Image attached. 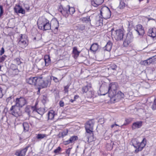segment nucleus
I'll return each mask as SVG.
<instances>
[{"mask_svg": "<svg viewBox=\"0 0 156 156\" xmlns=\"http://www.w3.org/2000/svg\"><path fill=\"white\" fill-rule=\"evenodd\" d=\"M61 148L60 147H58L57 149L54 151V152L55 154H58L61 151Z\"/></svg>", "mask_w": 156, "mask_h": 156, "instance_id": "obj_39", "label": "nucleus"}, {"mask_svg": "<svg viewBox=\"0 0 156 156\" xmlns=\"http://www.w3.org/2000/svg\"><path fill=\"white\" fill-rule=\"evenodd\" d=\"M53 80L55 83L58 82L59 81H60L62 79L59 80L57 78L55 77H53Z\"/></svg>", "mask_w": 156, "mask_h": 156, "instance_id": "obj_41", "label": "nucleus"}, {"mask_svg": "<svg viewBox=\"0 0 156 156\" xmlns=\"http://www.w3.org/2000/svg\"><path fill=\"white\" fill-rule=\"evenodd\" d=\"M0 16L3 14V10L2 6L0 5Z\"/></svg>", "mask_w": 156, "mask_h": 156, "instance_id": "obj_46", "label": "nucleus"}, {"mask_svg": "<svg viewBox=\"0 0 156 156\" xmlns=\"http://www.w3.org/2000/svg\"><path fill=\"white\" fill-rule=\"evenodd\" d=\"M15 154L18 156H22L20 151H16L15 153Z\"/></svg>", "mask_w": 156, "mask_h": 156, "instance_id": "obj_43", "label": "nucleus"}, {"mask_svg": "<svg viewBox=\"0 0 156 156\" xmlns=\"http://www.w3.org/2000/svg\"><path fill=\"white\" fill-rule=\"evenodd\" d=\"M91 87V84H88L87 85L83 87L82 88V91L83 93H87Z\"/></svg>", "mask_w": 156, "mask_h": 156, "instance_id": "obj_21", "label": "nucleus"}, {"mask_svg": "<svg viewBox=\"0 0 156 156\" xmlns=\"http://www.w3.org/2000/svg\"><path fill=\"white\" fill-rule=\"evenodd\" d=\"M80 19L83 22L86 23H87L90 21L89 16H87L86 17L81 18Z\"/></svg>", "mask_w": 156, "mask_h": 156, "instance_id": "obj_31", "label": "nucleus"}, {"mask_svg": "<svg viewBox=\"0 0 156 156\" xmlns=\"http://www.w3.org/2000/svg\"><path fill=\"white\" fill-rule=\"evenodd\" d=\"M50 25L52 30L57 32L59 27L58 22L56 19H52L50 22Z\"/></svg>", "mask_w": 156, "mask_h": 156, "instance_id": "obj_11", "label": "nucleus"}, {"mask_svg": "<svg viewBox=\"0 0 156 156\" xmlns=\"http://www.w3.org/2000/svg\"><path fill=\"white\" fill-rule=\"evenodd\" d=\"M38 26L39 28L41 30H46L51 29L49 21L45 18L42 20V22L41 19H39L38 21Z\"/></svg>", "mask_w": 156, "mask_h": 156, "instance_id": "obj_2", "label": "nucleus"}, {"mask_svg": "<svg viewBox=\"0 0 156 156\" xmlns=\"http://www.w3.org/2000/svg\"><path fill=\"white\" fill-rule=\"evenodd\" d=\"M152 108L154 110L156 109V102H154L152 106Z\"/></svg>", "mask_w": 156, "mask_h": 156, "instance_id": "obj_45", "label": "nucleus"}, {"mask_svg": "<svg viewBox=\"0 0 156 156\" xmlns=\"http://www.w3.org/2000/svg\"><path fill=\"white\" fill-rule=\"evenodd\" d=\"M20 62H19V63H18V64H20Z\"/></svg>", "mask_w": 156, "mask_h": 156, "instance_id": "obj_63", "label": "nucleus"}, {"mask_svg": "<svg viewBox=\"0 0 156 156\" xmlns=\"http://www.w3.org/2000/svg\"><path fill=\"white\" fill-rule=\"evenodd\" d=\"M67 7L69 12V14H73L75 12V9L74 7H70L69 5H67Z\"/></svg>", "mask_w": 156, "mask_h": 156, "instance_id": "obj_30", "label": "nucleus"}, {"mask_svg": "<svg viewBox=\"0 0 156 156\" xmlns=\"http://www.w3.org/2000/svg\"><path fill=\"white\" fill-rule=\"evenodd\" d=\"M43 78L42 76L39 77L38 85L43 88H45L49 86L51 83L50 79L47 78L43 79Z\"/></svg>", "mask_w": 156, "mask_h": 156, "instance_id": "obj_5", "label": "nucleus"}, {"mask_svg": "<svg viewBox=\"0 0 156 156\" xmlns=\"http://www.w3.org/2000/svg\"><path fill=\"white\" fill-rule=\"evenodd\" d=\"M15 103L14 105L20 108H22L27 104V101L25 98L20 97L16 99Z\"/></svg>", "mask_w": 156, "mask_h": 156, "instance_id": "obj_6", "label": "nucleus"}, {"mask_svg": "<svg viewBox=\"0 0 156 156\" xmlns=\"http://www.w3.org/2000/svg\"><path fill=\"white\" fill-rule=\"evenodd\" d=\"M142 122L141 121H138L134 122L133 124L132 128L133 129L139 128L142 126Z\"/></svg>", "mask_w": 156, "mask_h": 156, "instance_id": "obj_19", "label": "nucleus"}, {"mask_svg": "<svg viewBox=\"0 0 156 156\" xmlns=\"http://www.w3.org/2000/svg\"><path fill=\"white\" fill-rule=\"evenodd\" d=\"M47 135L45 134L39 133L37 135L36 138L39 140L46 138Z\"/></svg>", "mask_w": 156, "mask_h": 156, "instance_id": "obj_25", "label": "nucleus"}, {"mask_svg": "<svg viewBox=\"0 0 156 156\" xmlns=\"http://www.w3.org/2000/svg\"><path fill=\"white\" fill-rule=\"evenodd\" d=\"M135 30L137 32L139 35L142 36L144 33V30L142 25L138 24L134 27Z\"/></svg>", "mask_w": 156, "mask_h": 156, "instance_id": "obj_13", "label": "nucleus"}, {"mask_svg": "<svg viewBox=\"0 0 156 156\" xmlns=\"http://www.w3.org/2000/svg\"><path fill=\"white\" fill-rule=\"evenodd\" d=\"M5 55H4L1 58H0V62H2L4 61L5 59Z\"/></svg>", "mask_w": 156, "mask_h": 156, "instance_id": "obj_44", "label": "nucleus"}, {"mask_svg": "<svg viewBox=\"0 0 156 156\" xmlns=\"http://www.w3.org/2000/svg\"><path fill=\"white\" fill-rule=\"evenodd\" d=\"M69 139L71 143H72L78 139V137L77 136H72Z\"/></svg>", "mask_w": 156, "mask_h": 156, "instance_id": "obj_36", "label": "nucleus"}, {"mask_svg": "<svg viewBox=\"0 0 156 156\" xmlns=\"http://www.w3.org/2000/svg\"><path fill=\"white\" fill-rule=\"evenodd\" d=\"M27 41V36L24 34H21L19 38V41Z\"/></svg>", "mask_w": 156, "mask_h": 156, "instance_id": "obj_32", "label": "nucleus"}, {"mask_svg": "<svg viewBox=\"0 0 156 156\" xmlns=\"http://www.w3.org/2000/svg\"><path fill=\"white\" fill-rule=\"evenodd\" d=\"M113 29H112V30H111V31L112 33V31H113Z\"/></svg>", "mask_w": 156, "mask_h": 156, "instance_id": "obj_60", "label": "nucleus"}, {"mask_svg": "<svg viewBox=\"0 0 156 156\" xmlns=\"http://www.w3.org/2000/svg\"><path fill=\"white\" fill-rule=\"evenodd\" d=\"M98 17L99 18H100V16H97V18H98Z\"/></svg>", "mask_w": 156, "mask_h": 156, "instance_id": "obj_58", "label": "nucleus"}, {"mask_svg": "<svg viewBox=\"0 0 156 156\" xmlns=\"http://www.w3.org/2000/svg\"><path fill=\"white\" fill-rule=\"evenodd\" d=\"M76 29L78 30H83L85 29V26L83 25L78 24L77 26H76Z\"/></svg>", "mask_w": 156, "mask_h": 156, "instance_id": "obj_33", "label": "nucleus"}, {"mask_svg": "<svg viewBox=\"0 0 156 156\" xmlns=\"http://www.w3.org/2000/svg\"><path fill=\"white\" fill-rule=\"evenodd\" d=\"M36 37L34 38V40H36Z\"/></svg>", "mask_w": 156, "mask_h": 156, "instance_id": "obj_61", "label": "nucleus"}, {"mask_svg": "<svg viewBox=\"0 0 156 156\" xmlns=\"http://www.w3.org/2000/svg\"><path fill=\"white\" fill-rule=\"evenodd\" d=\"M148 35L154 38L156 36V29L155 28H150L148 32Z\"/></svg>", "mask_w": 156, "mask_h": 156, "instance_id": "obj_16", "label": "nucleus"}, {"mask_svg": "<svg viewBox=\"0 0 156 156\" xmlns=\"http://www.w3.org/2000/svg\"><path fill=\"white\" fill-rule=\"evenodd\" d=\"M20 108L14 105L12 106L10 109V114L16 117L21 116L22 112Z\"/></svg>", "mask_w": 156, "mask_h": 156, "instance_id": "obj_4", "label": "nucleus"}, {"mask_svg": "<svg viewBox=\"0 0 156 156\" xmlns=\"http://www.w3.org/2000/svg\"><path fill=\"white\" fill-rule=\"evenodd\" d=\"M98 48V44H93L91 46L90 50L93 52H95L97 50Z\"/></svg>", "mask_w": 156, "mask_h": 156, "instance_id": "obj_24", "label": "nucleus"}, {"mask_svg": "<svg viewBox=\"0 0 156 156\" xmlns=\"http://www.w3.org/2000/svg\"><path fill=\"white\" fill-rule=\"evenodd\" d=\"M37 113L39 114L42 115L44 114V110L43 108H41L37 109L35 108V113Z\"/></svg>", "mask_w": 156, "mask_h": 156, "instance_id": "obj_29", "label": "nucleus"}, {"mask_svg": "<svg viewBox=\"0 0 156 156\" xmlns=\"http://www.w3.org/2000/svg\"><path fill=\"white\" fill-rule=\"evenodd\" d=\"M119 126V125H117V124H116V123H115V124H113L112 125H111V127L112 128H113L115 126Z\"/></svg>", "mask_w": 156, "mask_h": 156, "instance_id": "obj_53", "label": "nucleus"}, {"mask_svg": "<svg viewBox=\"0 0 156 156\" xmlns=\"http://www.w3.org/2000/svg\"><path fill=\"white\" fill-rule=\"evenodd\" d=\"M68 87L67 86H65L64 87V90L65 91V93H66V92L67 93L68 92Z\"/></svg>", "mask_w": 156, "mask_h": 156, "instance_id": "obj_51", "label": "nucleus"}, {"mask_svg": "<svg viewBox=\"0 0 156 156\" xmlns=\"http://www.w3.org/2000/svg\"><path fill=\"white\" fill-rule=\"evenodd\" d=\"M115 68H113L112 69H115Z\"/></svg>", "mask_w": 156, "mask_h": 156, "instance_id": "obj_64", "label": "nucleus"}, {"mask_svg": "<svg viewBox=\"0 0 156 156\" xmlns=\"http://www.w3.org/2000/svg\"><path fill=\"white\" fill-rule=\"evenodd\" d=\"M142 64L144 65H148L147 60L143 61L142 62Z\"/></svg>", "mask_w": 156, "mask_h": 156, "instance_id": "obj_42", "label": "nucleus"}, {"mask_svg": "<svg viewBox=\"0 0 156 156\" xmlns=\"http://www.w3.org/2000/svg\"><path fill=\"white\" fill-rule=\"evenodd\" d=\"M93 126L94 124L91 121L88 122L85 126L86 135L88 141H89L90 139L91 140L93 138L92 130H93Z\"/></svg>", "mask_w": 156, "mask_h": 156, "instance_id": "obj_3", "label": "nucleus"}, {"mask_svg": "<svg viewBox=\"0 0 156 156\" xmlns=\"http://www.w3.org/2000/svg\"><path fill=\"white\" fill-rule=\"evenodd\" d=\"M63 143H64V144H65V145H67L68 144H69L70 143H71V142H70V139H69V140L64 141Z\"/></svg>", "mask_w": 156, "mask_h": 156, "instance_id": "obj_48", "label": "nucleus"}, {"mask_svg": "<svg viewBox=\"0 0 156 156\" xmlns=\"http://www.w3.org/2000/svg\"><path fill=\"white\" fill-rule=\"evenodd\" d=\"M126 4L123 0H120L118 8L120 9H123L126 6Z\"/></svg>", "mask_w": 156, "mask_h": 156, "instance_id": "obj_26", "label": "nucleus"}, {"mask_svg": "<svg viewBox=\"0 0 156 156\" xmlns=\"http://www.w3.org/2000/svg\"><path fill=\"white\" fill-rule=\"evenodd\" d=\"M133 39L132 34L131 32H129L127 34L126 37L123 43V46L124 47L127 46L130 43Z\"/></svg>", "mask_w": 156, "mask_h": 156, "instance_id": "obj_8", "label": "nucleus"}, {"mask_svg": "<svg viewBox=\"0 0 156 156\" xmlns=\"http://www.w3.org/2000/svg\"><path fill=\"white\" fill-rule=\"evenodd\" d=\"M27 41H19L18 44L19 46L23 48H25L27 45Z\"/></svg>", "mask_w": 156, "mask_h": 156, "instance_id": "obj_23", "label": "nucleus"}, {"mask_svg": "<svg viewBox=\"0 0 156 156\" xmlns=\"http://www.w3.org/2000/svg\"><path fill=\"white\" fill-rule=\"evenodd\" d=\"M54 111L53 110L50 111L48 113V119L51 120L54 117Z\"/></svg>", "mask_w": 156, "mask_h": 156, "instance_id": "obj_28", "label": "nucleus"}, {"mask_svg": "<svg viewBox=\"0 0 156 156\" xmlns=\"http://www.w3.org/2000/svg\"><path fill=\"white\" fill-rule=\"evenodd\" d=\"M146 144V140L145 138H144L142 142L140 143H137V145L135 146L133 145L135 147L137 148L135 150V151L136 153L139 151H141L143 148L145 147Z\"/></svg>", "mask_w": 156, "mask_h": 156, "instance_id": "obj_10", "label": "nucleus"}, {"mask_svg": "<svg viewBox=\"0 0 156 156\" xmlns=\"http://www.w3.org/2000/svg\"><path fill=\"white\" fill-rule=\"evenodd\" d=\"M74 101H75V100H72V99H71V100H70V101H71V102H73Z\"/></svg>", "mask_w": 156, "mask_h": 156, "instance_id": "obj_56", "label": "nucleus"}, {"mask_svg": "<svg viewBox=\"0 0 156 156\" xmlns=\"http://www.w3.org/2000/svg\"><path fill=\"white\" fill-rule=\"evenodd\" d=\"M78 96L76 95H75V96H74V98L75 99L77 98H78Z\"/></svg>", "mask_w": 156, "mask_h": 156, "instance_id": "obj_55", "label": "nucleus"}, {"mask_svg": "<svg viewBox=\"0 0 156 156\" xmlns=\"http://www.w3.org/2000/svg\"><path fill=\"white\" fill-rule=\"evenodd\" d=\"M29 147V146H27L24 149L20 151L22 156H24L25 155Z\"/></svg>", "mask_w": 156, "mask_h": 156, "instance_id": "obj_34", "label": "nucleus"}, {"mask_svg": "<svg viewBox=\"0 0 156 156\" xmlns=\"http://www.w3.org/2000/svg\"><path fill=\"white\" fill-rule=\"evenodd\" d=\"M109 90V96L114 101H117L122 98L124 94L121 91H119L117 94V84L115 83H112L108 85Z\"/></svg>", "mask_w": 156, "mask_h": 156, "instance_id": "obj_1", "label": "nucleus"}, {"mask_svg": "<svg viewBox=\"0 0 156 156\" xmlns=\"http://www.w3.org/2000/svg\"><path fill=\"white\" fill-rule=\"evenodd\" d=\"M129 27L130 26V25L129 23Z\"/></svg>", "mask_w": 156, "mask_h": 156, "instance_id": "obj_57", "label": "nucleus"}, {"mask_svg": "<svg viewBox=\"0 0 156 156\" xmlns=\"http://www.w3.org/2000/svg\"><path fill=\"white\" fill-rule=\"evenodd\" d=\"M101 13L103 17L105 19L110 18L111 12L109 9L107 7H105L101 9Z\"/></svg>", "mask_w": 156, "mask_h": 156, "instance_id": "obj_7", "label": "nucleus"}, {"mask_svg": "<svg viewBox=\"0 0 156 156\" xmlns=\"http://www.w3.org/2000/svg\"><path fill=\"white\" fill-rule=\"evenodd\" d=\"M47 100V98L46 96H43V97L42 102L43 103H45Z\"/></svg>", "mask_w": 156, "mask_h": 156, "instance_id": "obj_50", "label": "nucleus"}, {"mask_svg": "<svg viewBox=\"0 0 156 156\" xmlns=\"http://www.w3.org/2000/svg\"><path fill=\"white\" fill-rule=\"evenodd\" d=\"M44 64H45V63H44H44H43V66H44Z\"/></svg>", "mask_w": 156, "mask_h": 156, "instance_id": "obj_62", "label": "nucleus"}, {"mask_svg": "<svg viewBox=\"0 0 156 156\" xmlns=\"http://www.w3.org/2000/svg\"><path fill=\"white\" fill-rule=\"evenodd\" d=\"M5 52L4 48L3 47H2L1 48V50L0 51V55H2Z\"/></svg>", "mask_w": 156, "mask_h": 156, "instance_id": "obj_47", "label": "nucleus"}, {"mask_svg": "<svg viewBox=\"0 0 156 156\" xmlns=\"http://www.w3.org/2000/svg\"><path fill=\"white\" fill-rule=\"evenodd\" d=\"M11 99V97H9L8 98H7L6 99V101L7 102H8Z\"/></svg>", "mask_w": 156, "mask_h": 156, "instance_id": "obj_54", "label": "nucleus"}, {"mask_svg": "<svg viewBox=\"0 0 156 156\" xmlns=\"http://www.w3.org/2000/svg\"><path fill=\"white\" fill-rule=\"evenodd\" d=\"M39 77H31L26 79V81L27 83L31 85H35L38 80L39 81Z\"/></svg>", "mask_w": 156, "mask_h": 156, "instance_id": "obj_14", "label": "nucleus"}, {"mask_svg": "<svg viewBox=\"0 0 156 156\" xmlns=\"http://www.w3.org/2000/svg\"><path fill=\"white\" fill-rule=\"evenodd\" d=\"M101 95H104L107 93L109 94L108 85L102 84L100 88Z\"/></svg>", "mask_w": 156, "mask_h": 156, "instance_id": "obj_12", "label": "nucleus"}, {"mask_svg": "<svg viewBox=\"0 0 156 156\" xmlns=\"http://www.w3.org/2000/svg\"><path fill=\"white\" fill-rule=\"evenodd\" d=\"M67 133H68V131L67 130L64 131L62 133L61 136H59V137H60L61 136L62 137H63L65 136L66 135H67Z\"/></svg>", "mask_w": 156, "mask_h": 156, "instance_id": "obj_38", "label": "nucleus"}, {"mask_svg": "<svg viewBox=\"0 0 156 156\" xmlns=\"http://www.w3.org/2000/svg\"><path fill=\"white\" fill-rule=\"evenodd\" d=\"M147 60V61L148 65L150 64L151 63H152V62H154L155 61L154 57H153Z\"/></svg>", "mask_w": 156, "mask_h": 156, "instance_id": "obj_35", "label": "nucleus"}, {"mask_svg": "<svg viewBox=\"0 0 156 156\" xmlns=\"http://www.w3.org/2000/svg\"><path fill=\"white\" fill-rule=\"evenodd\" d=\"M59 104L61 107H63L64 105V103L62 101H59Z\"/></svg>", "mask_w": 156, "mask_h": 156, "instance_id": "obj_49", "label": "nucleus"}, {"mask_svg": "<svg viewBox=\"0 0 156 156\" xmlns=\"http://www.w3.org/2000/svg\"><path fill=\"white\" fill-rule=\"evenodd\" d=\"M36 107L31 106L30 105L27 106L25 108V111L30 115L31 112L35 113Z\"/></svg>", "mask_w": 156, "mask_h": 156, "instance_id": "obj_15", "label": "nucleus"}, {"mask_svg": "<svg viewBox=\"0 0 156 156\" xmlns=\"http://www.w3.org/2000/svg\"><path fill=\"white\" fill-rule=\"evenodd\" d=\"M60 12L63 15L66 17H68L69 14V12L68 11L67 7L66 8H63V10H61Z\"/></svg>", "mask_w": 156, "mask_h": 156, "instance_id": "obj_20", "label": "nucleus"}, {"mask_svg": "<svg viewBox=\"0 0 156 156\" xmlns=\"http://www.w3.org/2000/svg\"><path fill=\"white\" fill-rule=\"evenodd\" d=\"M112 44L110 41H109L107 43L106 45L103 48L104 50H106L108 51H110L112 47Z\"/></svg>", "mask_w": 156, "mask_h": 156, "instance_id": "obj_22", "label": "nucleus"}, {"mask_svg": "<svg viewBox=\"0 0 156 156\" xmlns=\"http://www.w3.org/2000/svg\"><path fill=\"white\" fill-rule=\"evenodd\" d=\"M104 0H92L91 1V5L94 7H97L101 4Z\"/></svg>", "mask_w": 156, "mask_h": 156, "instance_id": "obj_18", "label": "nucleus"}, {"mask_svg": "<svg viewBox=\"0 0 156 156\" xmlns=\"http://www.w3.org/2000/svg\"><path fill=\"white\" fill-rule=\"evenodd\" d=\"M3 95L2 92V89L0 88V98L2 97Z\"/></svg>", "mask_w": 156, "mask_h": 156, "instance_id": "obj_52", "label": "nucleus"}, {"mask_svg": "<svg viewBox=\"0 0 156 156\" xmlns=\"http://www.w3.org/2000/svg\"><path fill=\"white\" fill-rule=\"evenodd\" d=\"M44 62L46 66H48V63L50 62V59L49 56L47 55L44 57V59L41 60L40 61L39 63H42V62Z\"/></svg>", "mask_w": 156, "mask_h": 156, "instance_id": "obj_17", "label": "nucleus"}, {"mask_svg": "<svg viewBox=\"0 0 156 156\" xmlns=\"http://www.w3.org/2000/svg\"><path fill=\"white\" fill-rule=\"evenodd\" d=\"M114 37L117 41L122 40L123 36V32L121 30H116L115 31Z\"/></svg>", "mask_w": 156, "mask_h": 156, "instance_id": "obj_9", "label": "nucleus"}, {"mask_svg": "<svg viewBox=\"0 0 156 156\" xmlns=\"http://www.w3.org/2000/svg\"><path fill=\"white\" fill-rule=\"evenodd\" d=\"M18 12L24 14L25 13V10L21 8H20L18 11Z\"/></svg>", "mask_w": 156, "mask_h": 156, "instance_id": "obj_40", "label": "nucleus"}, {"mask_svg": "<svg viewBox=\"0 0 156 156\" xmlns=\"http://www.w3.org/2000/svg\"><path fill=\"white\" fill-rule=\"evenodd\" d=\"M1 66H0V70H1Z\"/></svg>", "mask_w": 156, "mask_h": 156, "instance_id": "obj_59", "label": "nucleus"}, {"mask_svg": "<svg viewBox=\"0 0 156 156\" xmlns=\"http://www.w3.org/2000/svg\"><path fill=\"white\" fill-rule=\"evenodd\" d=\"M73 52L75 55H78L80 52L77 51L76 47H74L73 48Z\"/></svg>", "mask_w": 156, "mask_h": 156, "instance_id": "obj_37", "label": "nucleus"}, {"mask_svg": "<svg viewBox=\"0 0 156 156\" xmlns=\"http://www.w3.org/2000/svg\"><path fill=\"white\" fill-rule=\"evenodd\" d=\"M24 131L25 132L28 131L29 130V126L28 123L27 122H24L23 124Z\"/></svg>", "mask_w": 156, "mask_h": 156, "instance_id": "obj_27", "label": "nucleus"}]
</instances>
